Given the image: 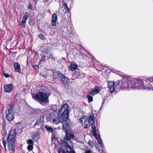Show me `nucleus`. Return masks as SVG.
Masks as SVG:
<instances>
[{
  "instance_id": "1",
  "label": "nucleus",
  "mask_w": 153,
  "mask_h": 153,
  "mask_svg": "<svg viewBox=\"0 0 153 153\" xmlns=\"http://www.w3.org/2000/svg\"><path fill=\"white\" fill-rule=\"evenodd\" d=\"M60 110L56 109L50 114V121L55 124L70 120L69 119V106L67 104L61 105Z\"/></svg>"
},
{
  "instance_id": "2",
  "label": "nucleus",
  "mask_w": 153,
  "mask_h": 153,
  "mask_svg": "<svg viewBox=\"0 0 153 153\" xmlns=\"http://www.w3.org/2000/svg\"><path fill=\"white\" fill-rule=\"evenodd\" d=\"M17 135L16 129L11 130L9 133L7 139V143L9 148L8 151L10 153H14L15 143L16 141L15 138Z\"/></svg>"
},
{
  "instance_id": "3",
  "label": "nucleus",
  "mask_w": 153,
  "mask_h": 153,
  "mask_svg": "<svg viewBox=\"0 0 153 153\" xmlns=\"http://www.w3.org/2000/svg\"><path fill=\"white\" fill-rule=\"evenodd\" d=\"M32 97L35 100H37L42 105H44L48 102L49 96L47 93L43 92H40L36 94L31 93Z\"/></svg>"
},
{
  "instance_id": "4",
  "label": "nucleus",
  "mask_w": 153,
  "mask_h": 153,
  "mask_svg": "<svg viewBox=\"0 0 153 153\" xmlns=\"http://www.w3.org/2000/svg\"><path fill=\"white\" fill-rule=\"evenodd\" d=\"M132 81L128 78H123L122 80L119 81L117 87L119 89H132Z\"/></svg>"
},
{
  "instance_id": "5",
  "label": "nucleus",
  "mask_w": 153,
  "mask_h": 153,
  "mask_svg": "<svg viewBox=\"0 0 153 153\" xmlns=\"http://www.w3.org/2000/svg\"><path fill=\"white\" fill-rule=\"evenodd\" d=\"M58 153H76L73 146L70 145L68 143H62L58 150Z\"/></svg>"
},
{
  "instance_id": "6",
  "label": "nucleus",
  "mask_w": 153,
  "mask_h": 153,
  "mask_svg": "<svg viewBox=\"0 0 153 153\" xmlns=\"http://www.w3.org/2000/svg\"><path fill=\"white\" fill-rule=\"evenodd\" d=\"M132 84H133L132 85V89L141 88L147 89L148 90H149L150 89V88L149 87L146 86H143V81L140 79H134L132 81Z\"/></svg>"
},
{
  "instance_id": "7",
  "label": "nucleus",
  "mask_w": 153,
  "mask_h": 153,
  "mask_svg": "<svg viewBox=\"0 0 153 153\" xmlns=\"http://www.w3.org/2000/svg\"><path fill=\"white\" fill-rule=\"evenodd\" d=\"M59 79L62 85L65 88H67L68 87V83L70 82L69 78L66 77L64 74L60 73Z\"/></svg>"
},
{
  "instance_id": "8",
  "label": "nucleus",
  "mask_w": 153,
  "mask_h": 153,
  "mask_svg": "<svg viewBox=\"0 0 153 153\" xmlns=\"http://www.w3.org/2000/svg\"><path fill=\"white\" fill-rule=\"evenodd\" d=\"M10 109H8L6 111V118L8 121H11L14 118L15 113L13 112V109L11 106H10Z\"/></svg>"
},
{
  "instance_id": "9",
  "label": "nucleus",
  "mask_w": 153,
  "mask_h": 153,
  "mask_svg": "<svg viewBox=\"0 0 153 153\" xmlns=\"http://www.w3.org/2000/svg\"><path fill=\"white\" fill-rule=\"evenodd\" d=\"M68 132L65 133L66 134L63 138V139L62 140L63 143H67V141H69V144L72 143V141L70 140L72 139H74L75 138L74 134L73 133L71 132L70 133Z\"/></svg>"
},
{
  "instance_id": "10",
  "label": "nucleus",
  "mask_w": 153,
  "mask_h": 153,
  "mask_svg": "<svg viewBox=\"0 0 153 153\" xmlns=\"http://www.w3.org/2000/svg\"><path fill=\"white\" fill-rule=\"evenodd\" d=\"M108 87L110 89V91L111 93H112L114 91H118L119 88L117 87V85L116 86V85L113 82H108Z\"/></svg>"
},
{
  "instance_id": "11",
  "label": "nucleus",
  "mask_w": 153,
  "mask_h": 153,
  "mask_svg": "<svg viewBox=\"0 0 153 153\" xmlns=\"http://www.w3.org/2000/svg\"><path fill=\"white\" fill-rule=\"evenodd\" d=\"M14 87L12 83L6 84L4 86V89L5 92L10 93L13 91Z\"/></svg>"
},
{
  "instance_id": "12",
  "label": "nucleus",
  "mask_w": 153,
  "mask_h": 153,
  "mask_svg": "<svg viewBox=\"0 0 153 153\" xmlns=\"http://www.w3.org/2000/svg\"><path fill=\"white\" fill-rule=\"evenodd\" d=\"M62 123V128L63 131L65 133L68 132H69V125L71 123L70 121V120L63 122Z\"/></svg>"
},
{
  "instance_id": "13",
  "label": "nucleus",
  "mask_w": 153,
  "mask_h": 153,
  "mask_svg": "<svg viewBox=\"0 0 153 153\" xmlns=\"http://www.w3.org/2000/svg\"><path fill=\"white\" fill-rule=\"evenodd\" d=\"M52 22L51 25L53 26H54L56 25V22L57 20V17L56 13H53L52 17Z\"/></svg>"
},
{
  "instance_id": "14",
  "label": "nucleus",
  "mask_w": 153,
  "mask_h": 153,
  "mask_svg": "<svg viewBox=\"0 0 153 153\" xmlns=\"http://www.w3.org/2000/svg\"><path fill=\"white\" fill-rule=\"evenodd\" d=\"M88 122L89 124H94L95 120L94 115L93 112L91 113L89 115L88 118Z\"/></svg>"
},
{
  "instance_id": "15",
  "label": "nucleus",
  "mask_w": 153,
  "mask_h": 153,
  "mask_svg": "<svg viewBox=\"0 0 153 153\" xmlns=\"http://www.w3.org/2000/svg\"><path fill=\"white\" fill-rule=\"evenodd\" d=\"M29 15L30 14L29 13L26 12L25 13V15L23 17V19L22 22V23L24 24V27H25V25Z\"/></svg>"
},
{
  "instance_id": "16",
  "label": "nucleus",
  "mask_w": 153,
  "mask_h": 153,
  "mask_svg": "<svg viewBox=\"0 0 153 153\" xmlns=\"http://www.w3.org/2000/svg\"><path fill=\"white\" fill-rule=\"evenodd\" d=\"M13 65L15 71L16 72L20 73V64L17 62H15Z\"/></svg>"
},
{
  "instance_id": "17",
  "label": "nucleus",
  "mask_w": 153,
  "mask_h": 153,
  "mask_svg": "<svg viewBox=\"0 0 153 153\" xmlns=\"http://www.w3.org/2000/svg\"><path fill=\"white\" fill-rule=\"evenodd\" d=\"M62 10L64 13H67L69 11V9L67 7V4L65 2H63V6L61 7Z\"/></svg>"
},
{
  "instance_id": "18",
  "label": "nucleus",
  "mask_w": 153,
  "mask_h": 153,
  "mask_svg": "<svg viewBox=\"0 0 153 153\" xmlns=\"http://www.w3.org/2000/svg\"><path fill=\"white\" fill-rule=\"evenodd\" d=\"M40 133L39 131H37L34 134L33 140L34 141L37 140L40 138Z\"/></svg>"
},
{
  "instance_id": "19",
  "label": "nucleus",
  "mask_w": 153,
  "mask_h": 153,
  "mask_svg": "<svg viewBox=\"0 0 153 153\" xmlns=\"http://www.w3.org/2000/svg\"><path fill=\"white\" fill-rule=\"evenodd\" d=\"M44 127H45L48 132L51 133H53V129L51 126L46 125Z\"/></svg>"
},
{
  "instance_id": "20",
  "label": "nucleus",
  "mask_w": 153,
  "mask_h": 153,
  "mask_svg": "<svg viewBox=\"0 0 153 153\" xmlns=\"http://www.w3.org/2000/svg\"><path fill=\"white\" fill-rule=\"evenodd\" d=\"M43 118L42 117L40 116L37 120L36 123L34 125V126H36L37 125H39L41 124L42 125V123H43Z\"/></svg>"
},
{
  "instance_id": "21",
  "label": "nucleus",
  "mask_w": 153,
  "mask_h": 153,
  "mask_svg": "<svg viewBox=\"0 0 153 153\" xmlns=\"http://www.w3.org/2000/svg\"><path fill=\"white\" fill-rule=\"evenodd\" d=\"M92 128V131L93 133L94 134H97V131L96 130V127L94 125V124H90Z\"/></svg>"
},
{
  "instance_id": "22",
  "label": "nucleus",
  "mask_w": 153,
  "mask_h": 153,
  "mask_svg": "<svg viewBox=\"0 0 153 153\" xmlns=\"http://www.w3.org/2000/svg\"><path fill=\"white\" fill-rule=\"evenodd\" d=\"M53 77L54 80H56V79L57 78L58 76L59 78V76L60 73H58L56 72H53Z\"/></svg>"
},
{
  "instance_id": "23",
  "label": "nucleus",
  "mask_w": 153,
  "mask_h": 153,
  "mask_svg": "<svg viewBox=\"0 0 153 153\" xmlns=\"http://www.w3.org/2000/svg\"><path fill=\"white\" fill-rule=\"evenodd\" d=\"M59 138V135L56 133H53L52 135V139H54L55 140H57Z\"/></svg>"
},
{
  "instance_id": "24",
  "label": "nucleus",
  "mask_w": 153,
  "mask_h": 153,
  "mask_svg": "<svg viewBox=\"0 0 153 153\" xmlns=\"http://www.w3.org/2000/svg\"><path fill=\"white\" fill-rule=\"evenodd\" d=\"M79 121L82 123L84 122V123H85L87 121V118L85 116H82V118L79 119Z\"/></svg>"
},
{
  "instance_id": "25",
  "label": "nucleus",
  "mask_w": 153,
  "mask_h": 153,
  "mask_svg": "<svg viewBox=\"0 0 153 153\" xmlns=\"http://www.w3.org/2000/svg\"><path fill=\"white\" fill-rule=\"evenodd\" d=\"M71 70L73 71L76 69L77 66L76 64H71Z\"/></svg>"
},
{
  "instance_id": "26",
  "label": "nucleus",
  "mask_w": 153,
  "mask_h": 153,
  "mask_svg": "<svg viewBox=\"0 0 153 153\" xmlns=\"http://www.w3.org/2000/svg\"><path fill=\"white\" fill-rule=\"evenodd\" d=\"M75 78H80L81 76L80 73L78 71H76L74 73Z\"/></svg>"
},
{
  "instance_id": "27",
  "label": "nucleus",
  "mask_w": 153,
  "mask_h": 153,
  "mask_svg": "<svg viewBox=\"0 0 153 153\" xmlns=\"http://www.w3.org/2000/svg\"><path fill=\"white\" fill-rule=\"evenodd\" d=\"M94 136L95 137L96 140L98 141V142H100V141H102L100 136L99 135H97V134H96V135L95 134H94Z\"/></svg>"
},
{
  "instance_id": "28",
  "label": "nucleus",
  "mask_w": 153,
  "mask_h": 153,
  "mask_svg": "<svg viewBox=\"0 0 153 153\" xmlns=\"http://www.w3.org/2000/svg\"><path fill=\"white\" fill-rule=\"evenodd\" d=\"M87 98L88 99V102L89 103L92 102L93 101V97L89 95H87Z\"/></svg>"
},
{
  "instance_id": "29",
  "label": "nucleus",
  "mask_w": 153,
  "mask_h": 153,
  "mask_svg": "<svg viewBox=\"0 0 153 153\" xmlns=\"http://www.w3.org/2000/svg\"><path fill=\"white\" fill-rule=\"evenodd\" d=\"M50 58L51 59H52L53 60L55 61L56 59L54 57V56L53 55V52H51L50 53Z\"/></svg>"
},
{
  "instance_id": "30",
  "label": "nucleus",
  "mask_w": 153,
  "mask_h": 153,
  "mask_svg": "<svg viewBox=\"0 0 153 153\" xmlns=\"http://www.w3.org/2000/svg\"><path fill=\"white\" fill-rule=\"evenodd\" d=\"M50 51V49L48 47H46L44 49V51H43L44 53H48Z\"/></svg>"
},
{
  "instance_id": "31",
  "label": "nucleus",
  "mask_w": 153,
  "mask_h": 153,
  "mask_svg": "<svg viewBox=\"0 0 153 153\" xmlns=\"http://www.w3.org/2000/svg\"><path fill=\"white\" fill-rule=\"evenodd\" d=\"M94 90L96 93L97 94L101 90V89L99 87H95V88L94 89Z\"/></svg>"
},
{
  "instance_id": "32",
  "label": "nucleus",
  "mask_w": 153,
  "mask_h": 153,
  "mask_svg": "<svg viewBox=\"0 0 153 153\" xmlns=\"http://www.w3.org/2000/svg\"><path fill=\"white\" fill-rule=\"evenodd\" d=\"M95 146H96V149L97 150H98V152L99 153H103L104 152V150L102 149V153L101 152L100 150V148L99 146H97V145H96Z\"/></svg>"
},
{
  "instance_id": "33",
  "label": "nucleus",
  "mask_w": 153,
  "mask_h": 153,
  "mask_svg": "<svg viewBox=\"0 0 153 153\" xmlns=\"http://www.w3.org/2000/svg\"><path fill=\"white\" fill-rule=\"evenodd\" d=\"M89 94L92 95H94L95 94H96L94 89H93L92 90H91Z\"/></svg>"
},
{
  "instance_id": "34",
  "label": "nucleus",
  "mask_w": 153,
  "mask_h": 153,
  "mask_svg": "<svg viewBox=\"0 0 153 153\" xmlns=\"http://www.w3.org/2000/svg\"><path fill=\"white\" fill-rule=\"evenodd\" d=\"M67 35H68L69 37H71L72 35V31H68L66 32Z\"/></svg>"
},
{
  "instance_id": "35",
  "label": "nucleus",
  "mask_w": 153,
  "mask_h": 153,
  "mask_svg": "<svg viewBox=\"0 0 153 153\" xmlns=\"http://www.w3.org/2000/svg\"><path fill=\"white\" fill-rule=\"evenodd\" d=\"M39 37L42 40H45V39L44 36L42 34H40L39 35Z\"/></svg>"
},
{
  "instance_id": "36",
  "label": "nucleus",
  "mask_w": 153,
  "mask_h": 153,
  "mask_svg": "<svg viewBox=\"0 0 153 153\" xmlns=\"http://www.w3.org/2000/svg\"><path fill=\"white\" fill-rule=\"evenodd\" d=\"M2 142H3V145L4 146V148L5 149V151H7V150H6V141H5V140L4 139H3V140H2Z\"/></svg>"
},
{
  "instance_id": "37",
  "label": "nucleus",
  "mask_w": 153,
  "mask_h": 153,
  "mask_svg": "<svg viewBox=\"0 0 153 153\" xmlns=\"http://www.w3.org/2000/svg\"><path fill=\"white\" fill-rule=\"evenodd\" d=\"M33 147L32 145H29L27 146V148L29 150H31L33 149Z\"/></svg>"
},
{
  "instance_id": "38",
  "label": "nucleus",
  "mask_w": 153,
  "mask_h": 153,
  "mask_svg": "<svg viewBox=\"0 0 153 153\" xmlns=\"http://www.w3.org/2000/svg\"><path fill=\"white\" fill-rule=\"evenodd\" d=\"M27 143L30 145H32L33 144V143L32 140L31 139H29L27 141Z\"/></svg>"
},
{
  "instance_id": "39",
  "label": "nucleus",
  "mask_w": 153,
  "mask_h": 153,
  "mask_svg": "<svg viewBox=\"0 0 153 153\" xmlns=\"http://www.w3.org/2000/svg\"><path fill=\"white\" fill-rule=\"evenodd\" d=\"M99 143L100 144V146L101 147V148H104V145L103 144V143L102 140L100 141V142H99Z\"/></svg>"
},
{
  "instance_id": "40",
  "label": "nucleus",
  "mask_w": 153,
  "mask_h": 153,
  "mask_svg": "<svg viewBox=\"0 0 153 153\" xmlns=\"http://www.w3.org/2000/svg\"><path fill=\"white\" fill-rule=\"evenodd\" d=\"M3 74L4 76H5L6 78H7L10 76L8 74H6L5 72H3Z\"/></svg>"
},
{
  "instance_id": "41",
  "label": "nucleus",
  "mask_w": 153,
  "mask_h": 153,
  "mask_svg": "<svg viewBox=\"0 0 153 153\" xmlns=\"http://www.w3.org/2000/svg\"><path fill=\"white\" fill-rule=\"evenodd\" d=\"M33 6L32 4L31 3H30L29 4V6L28 7V9H30L31 10H32L33 9Z\"/></svg>"
},
{
  "instance_id": "42",
  "label": "nucleus",
  "mask_w": 153,
  "mask_h": 153,
  "mask_svg": "<svg viewBox=\"0 0 153 153\" xmlns=\"http://www.w3.org/2000/svg\"><path fill=\"white\" fill-rule=\"evenodd\" d=\"M84 128H88V124H86L85 123H84Z\"/></svg>"
},
{
  "instance_id": "43",
  "label": "nucleus",
  "mask_w": 153,
  "mask_h": 153,
  "mask_svg": "<svg viewBox=\"0 0 153 153\" xmlns=\"http://www.w3.org/2000/svg\"><path fill=\"white\" fill-rule=\"evenodd\" d=\"M41 75L42 76H43L45 78H46L47 77V75L46 74H41Z\"/></svg>"
},
{
  "instance_id": "44",
  "label": "nucleus",
  "mask_w": 153,
  "mask_h": 153,
  "mask_svg": "<svg viewBox=\"0 0 153 153\" xmlns=\"http://www.w3.org/2000/svg\"><path fill=\"white\" fill-rule=\"evenodd\" d=\"M88 144L90 146H92L93 145V142H88Z\"/></svg>"
},
{
  "instance_id": "45",
  "label": "nucleus",
  "mask_w": 153,
  "mask_h": 153,
  "mask_svg": "<svg viewBox=\"0 0 153 153\" xmlns=\"http://www.w3.org/2000/svg\"><path fill=\"white\" fill-rule=\"evenodd\" d=\"M41 56L42 59H45V56L43 54H41Z\"/></svg>"
},
{
  "instance_id": "46",
  "label": "nucleus",
  "mask_w": 153,
  "mask_h": 153,
  "mask_svg": "<svg viewBox=\"0 0 153 153\" xmlns=\"http://www.w3.org/2000/svg\"><path fill=\"white\" fill-rule=\"evenodd\" d=\"M85 153H91V151L90 150H87Z\"/></svg>"
},
{
  "instance_id": "47",
  "label": "nucleus",
  "mask_w": 153,
  "mask_h": 153,
  "mask_svg": "<svg viewBox=\"0 0 153 153\" xmlns=\"http://www.w3.org/2000/svg\"><path fill=\"white\" fill-rule=\"evenodd\" d=\"M105 101V98H104L103 99V100H102V105L104 104Z\"/></svg>"
},
{
  "instance_id": "48",
  "label": "nucleus",
  "mask_w": 153,
  "mask_h": 153,
  "mask_svg": "<svg viewBox=\"0 0 153 153\" xmlns=\"http://www.w3.org/2000/svg\"><path fill=\"white\" fill-rule=\"evenodd\" d=\"M35 68L36 70H38L39 68V66L38 65H35Z\"/></svg>"
},
{
  "instance_id": "49",
  "label": "nucleus",
  "mask_w": 153,
  "mask_h": 153,
  "mask_svg": "<svg viewBox=\"0 0 153 153\" xmlns=\"http://www.w3.org/2000/svg\"><path fill=\"white\" fill-rule=\"evenodd\" d=\"M62 60H65V58L64 57H62Z\"/></svg>"
},
{
  "instance_id": "50",
  "label": "nucleus",
  "mask_w": 153,
  "mask_h": 153,
  "mask_svg": "<svg viewBox=\"0 0 153 153\" xmlns=\"http://www.w3.org/2000/svg\"><path fill=\"white\" fill-rule=\"evenodd\" d=\"M43 59H41L40 60V62H42V61Z\"/></svg>"
},
{
  "instance_id": "51",
  "label": "nucleus",
  "mask_w": 153,
  "mask_h": 153,
  "mask_svg": "<svg viewBox=\"0 0 153 153\" xmlns=\"http://www.w3.org/2000/svg\"><path fill=\"white\" fill-rule=\"evenodd\" d=\"M33 1H34V2H36V1H37V0H33Z\"/></svg>"
},
{
  "instance_id": "52",
  "label": "nucleus",
  "mask_w": 153,
  "mask_h": 153,
  "mask_svg": "<svg viewBox=\"0 0 153 153\" xmlns=\"http://www.w3.org/2000/svg\"><path fill=\"white\" fill-rule=\"evenodd\" d=\"M102 106H101V107L100 108V110H101V109L102 108Z\"/></svg>"
},
{
  "instance_id": "53",
  "label": "nucleus",
  "mask_w": 153,
  "mask_h": 153,
  "mask_svg": "<svg viewBox=\"0 0 153 153\" xmlns=\"http://www.w3.org/2000/svg\"><path fill=\"white\" fill-rule=\"evenodd\" d=\"M118 83H117H117H116V84H116V85H117V84H118Z\"/></svg>"
}]
</instances>
